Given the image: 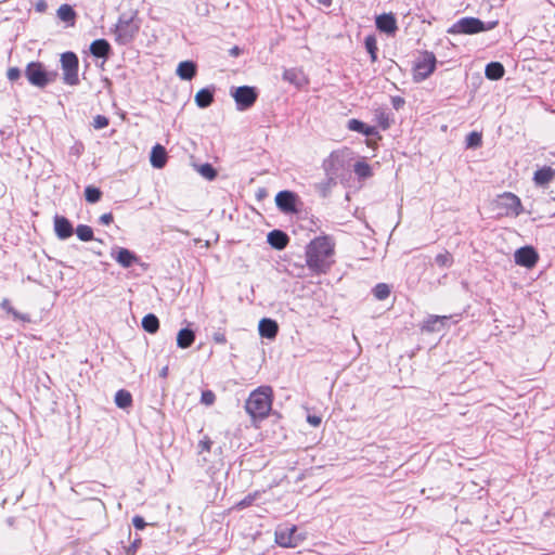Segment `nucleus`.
I'll list each match as a JSON object with an SVG mask.
<instances>
[{"instance_id":"obj_4","label":"nucleus","mask_w":555,"mask_h":555,"mask_svg":"<svg viewBox=\"0 0 555 555\" xmlns=\"http://www.w3.org/2000/svg\"><path fill=\"white\" fill-rule=\"evenodd\" d=\"M140 29V23L133 16L126 17L122 14L115 27V40L118 44L130 43Z\"/></svg>"},{"instance_id":"obj_15","label":"nucleus","mask_w":555,"mask_h":555,"mask_svg":"<svg viewBox=\"0 0 555 555\" xmlns=\"http://www.w3.org/2000/svg\"><path fill=\"white\" fill-rule=\"evenodd\" d=\"M54 231L60 240H66L73 235L74 228L67 218L56 215L54 217Z\"/></svg>"},{"instance_id":"obj_47","label":"nucleus","mask_w":555,"mask_h":555,"mask_svg":"<svg viewBox=\"0 0 555 555\" xmlns=\"http://www.w3.org/2000/svg\"><path fill=\"white\" fill-rule=\"evenodd\" d=\"M405 101L401 96H392L391 98V104L395 109H400L404 105Z\"/></svg>"},{"instance_id":"obj_40","label":"nucleus","mask_w":555,"mask_h":555,"mask_svg":"<svg viewBox=\"0 0 555 555\" xmlns=\"http://www.w3.org/2000/svg\"><path fill=\"white\" fill-rule=\"evenodd\" d=\"M481 134L473 131L466 137V146L469 149H475L481 145Z\"/></svg>"},{"instance_id":"obj_52","label":"nucleus","mask_w":555,"mask_h":555,"mask_svg":"<svg viewBox=\"0 0 555 555\" xmlns=\"http://www.w3.org/2000/svg\"><path fill=\"white\" fill-rule=\"evenodd\" d=\"M0 307H1L4 311H7L8 313H10V314L12 313V311H13V309H14V308L11 306V302H10V300H9L8 298H4V299L1 301Z\"/></svg>"},{"instance_id":"obj_1","label":"nucleus","mask_w":555,"mask_h":555,"mask_svg":"<svg viewBox=\"0 0 555 555\" xmlns=\"http://www.w3.org/2000/svg\"><path fill=\"white\" fill-rule=\"evenodd\" d=\"M306 264L314 274L326 273L334 263L335 241L330 235L314 237L305 250Z\"/></svg>"},{"instance_id":"obj_11","label":"nucleus","mask_w":555,"mask_h":555,"mask_svg":"<svg viewBox=\"0 0 555 555\" xmlns=\"http://www.w3.org/2000/svg\"><path fill=\"white\" fill-rule=\"evenodd\" d=\"M514 260L516 264L531 269L537 264L539 255L532 246H524L515 251Z\"/></svg>"},{"instance_id":"obj_26","label":"nucleus","mask_w":555,"mask_h":555,"mask_svg":"<svg viewBox=\"0 0 555 555\" xmlns=\"http://www.w3.org/2000/svg\"><path fill=\"white\" fill-rule=\"evenodd\" d=\"M176 73L180 79L191 80L197 73V66L193 61H183L179 63Z\"/></svg>"},{"instance_id":"obj_7","label":"nucleus","mask_w":555,"mask_h":555,"mask_svg":"<svg viewBox=\"0 0 555 555\" xmlns=\"http://www.w3.org/2000/svg\"><path fill=\"white\" fill-rule=\"evenodd\" d=\"M436 56L433 52L424 51L417 59L414 66V80L423 81L427 79L436 68Z\"/></svg>"},{"instance_id":"obj_44","label":"nucleus","mask_w":555,"mask_h":555,"mask_svg":"<svg viewBox=\"0 0 555 555\" xmlns=\"http://www.w3.org/2000/svg\"><path fill=\"white\" fill-rule=\"evenodd\" d=\"M22 72L17 67H10L7 72V77L10 81H16L21 78Z\"/></svg>"},{"instance_id":"obj_39","label":"nucleus","mask_w":555,"mask_h":555,"mask_svg":"<svg viewBox=\"0 0 555 555\" xmlns=\"http://www.w3.org/2000/svg\"><path fill=\"white\" fill-rule=\"evenodd\" d=\"M261 495L260 491L248 493L244 499L236 503L238 509L246 508L254 504V502Z\"/></svg>"},{"instance_id":"obj_2","label":"nucleus","mask_w":555,"mask_h":555,"mask_svg":"<svg viewBox=\"0 0 555 555\" xmlns=\"http://www.w3.org/2000/svg\"><path fill=\"white\" fill-rule=\"evenodd\" d=\"M273 390L270 386H260L250 392L245 402V410L253 420H264L271 409Z\"/></svg>"},{"instance_id":"obj_42","label":"nucleus","mask_w":555,"mask_h":555,"mask_svg":"<svg viewBox=\"0 0 555 555\" xmlns=\"http://www.w3.org/2000/svg\"><path fill=\"white\" fill-rule=\"evenodd\" d=\"M376 118H377V121L379 124V126L386 130L390 127V121H389V116L387 113L385 112H379L377 115H376Z\"/></svg>"},{"instance_id":"obj_13","label":"nucleus","mask_w":555,"mask_h":555,"mask_svg":"<svg viewBox=\"0 0 555 555\" xmlns=\"http://www.w3.org/2000/svg\"><path fill=\"white\" fill-rule=\"evenodd\" d=\"M376 28L389 36H393L398 30L397 20L392 13H383L376 16Z\"/></svg>"},{"instance_id":"obj_31","label":"nucleus","mask_w":555,"mask_h":555,"mask_svg":"<svg viewBox=\"0 0 555 555\" xmlns=\"http://www.w3.org/2000/svg\"><path fill=\"white\" fill-rule=\"evenodd\" d=\"M115 404L120 409H128L132 405V395L126 390L120 389L115 395Z\"/></svg>"},{"instance_id":"obj_54","label":"nucleus","mask_w":555,"mask_h":555,"mask_svg":"<svg viewBox=\"0 0 555 555\" xmlns=\"http://www.w3.org/2000/svg\"><path fill=\"white\" fill-rule=\"evenodd\" d=\"M198 447L201 448L202 451H204V450L209 451L210 447H211V441L210 440L201 441Z\"/></svg>"},{"instance_id":"obj_14","label":"nucleus","mask_w":555,"mask_h":555,"mask_svg":"<svg viewBox=\"0 0 555 555\" xmlns=\"http://www.w3.org/2000/svg\"><path fill=\"white\" fill-rule=\"evenodd\" d=\"M112 257L124 268H130L139 262V257L133 251L124 247L113 249Z\"/></svg>"},{"instance_id":"obj_43","label":"nucleus","mask_w":555,"mask_h":555,"mask_svg":"<svg viewBox=\"0 0 555 555\" xmlns=\"http://www.w3.org/2000/svg\"><path fill=\"white\" fill-rule=\"evenodd\" d=\"M108 126V118L103 115H96L93 120V127L95 129H103Z\"/></svg>"},{"instance_id":"obj_29","label":"nucleus","mask_w":555,"mask_h":555,"mask_svg":"<svg viewBox=\"0 0 555 555\" xmlns=\"http://www.w3.org/2000/svg\"><path fill=\"white\" fill-rule=\"evenodd\" d=\"M57 17L70 25H74L76 18V12L72 5L64 3L57 9Z\"/></svg>"},{"instance_id":"obj_10","label":"nucleus","mask_w":555,"mask_h":555,"mask_svg":"<svg viewBox=\"0 0 555 555\" xmlns=\"http://www.w3.org/2000/svg\"><path fill=\"white\" fill-rule=\"evenodd\" d=\"M276 207L283 214H297L299 211L298 205L301 204L298 195L292 191H280L275 195Z\"/></svg>"},{"instance_id":"obj_28","label":"nucleus","mask_w":555,"mask_h":555,"mask_svg":"<svg viewBox=\"0 0 555 555\" xmlns=\"http://www.w3.org/2000/svg\"><path fill=\"white\" fill-rule=\"evenodd\" d=\"M505 74L504 66L500 62H491L487 64L485 75L490 80H499Z\"/></svg>"},{"instance_id":"obj_20","label":"nucleus","mask_w":555,"mask_h":555,"mask_svg":"<svg viewBox=\"0 0 555 555\" xmlns=\"http://www.w3.org/2000/svg\"><path fill=\"white\" fill-rule=\"evenodd\" d=\"M258 330L261 337L273 339L278 335L279 325L276 321L269 318H263L259 322Z\"/></svg>"},{"instance_id":"obj_56","label":"nucleus","mask_w":555,"mask_h":555,"mask_svg":"<svg viewBox=\"0 0 555 555\" xmlns=\"http://www.w3.org/2000/svg\"><path fill=\"white\" fill-rule=\"evenodd\" d=\"M240 53H241V49H240L238 47H233V48L230 50V54H231L232 56H237V55H240Z\"/></svg>"},{"instance_id":"obj_8","label":"nucleus","mask_w":555,"mask_h":555,"mask_svg":"<svg viewBox=\"0 0 555 555\" xmlns=\"http://www.w3.org/2000/svg\"><path fill=\"white\" fill-rule=\"evenodd\" d=\"M496 206L503 210L505 216L518 217L524 211L520 198L511 192L500 194L496 198Z\"/></svg>"},{"instance_id":"obj_6","label":"nucleus","mask_w":555,"mask_h":555,"mask_svg":"<svg viewBox=\"0 0 555 555\" xmlns=\"http://www.w3.org/2000/svg\"><path fill=\"white\" fill-rule=\"evenodd\" d=\"M61 66L63 70V81L68 86H76L79 83L78 68L79 61L78 56L72 52H65L61 55Z\"/></svg>"},{"instance_id":"obj_55","label":"nucleus","mask_w":555,"mask_h":555,"mask_svg":"<svg viewBox=\"0 0 555 555\" xmlns=\"http://www.w3.org/2000/svg\"><path fill=\"white\" fill-rule=\"evenodd\" d=\"M168 373H169V367L166 365L164 366L160 372H159V376L162 378H166L168 376Z\"/></svg>"},{"instance_id":"obj_17","label":"nucleus","mask_w":555,"mask_h":555,"mask_svg":"<svg viewBox=\"0 0 555 555\" xmlns=\"http://www.w3.org/2000/svg\"><path fill=\"white\" fill-rule=\"evenodd\" d=\"M449 319L447 315H429L424 320L422 330L428 333L441 332Z\"/></svg>"},{"instance_id":"obj_22","label":"nucleus","mask_w":555,"mask_h":555,"mask_svg":"<svg viewBox=\"0 0 555 555\" xmlns=\"http://www.w3.org/2000/svg\"><path fill=\"white\" fill-rule=\"evenodd\" d=\"M347 128L351 131L362 133L365 137H375L378 134L376 127L369 126V125L364 124L363 121L356 119V118L348 120Z\"/></svg>"},{"instance_id":"obj_57","label":"nucleus","mask_w":555,"mask_h":555,"mask_svg":"<svg viewBox=\"0 0 555 555\" xmlns=\"http://www.w3.org/2000/svg\"><path fill=\"white\" fill-rule=\"evenodd\" d=\"M321 4H324L326 7H330L332 4V0H319Z\"/></svg>"},{"instance_id":"obj_16","label":"nucleus","mask_w":555,"mask_h":555,"mask_svg":"<svg viewBox=\"0 0 555 555\" xmlns=\"http://www.w3.org/2000/svg\"><path fill=\"white\" fill-rule=\"evenodd\" d=\"M267 242L271 247L283 250L289 243V236L282 230H272L268 233Z\"/></svg>"},{"instance_id":"obj_32","label":"nucleus","mask_w":555,"mask_h":555,"mask_svg":"<svg viewBox=\"0 0 555 555\" xmlns=\"http://www.w3.org/2000/svg\"><path fill=\"white\" fill-rule=\"evenodd\" d=\"M364 46L367 53L370 54L371 61L376 62L378 51L376 37L374 35L366 36L364 39Z\"/></svg>"},{"instance_id":"obj_46","label":"nucleus","mask_w":555,"mask_h":555,"mask_svg":"<svg viewBox=\"0 0 555 555\" xmlns=\"http://www.w3.org/2000/svg\"><path fill=\"white\" fill-rule=\"evenodd\" d=\"M132 525L138 530H143L146 527V522H145L144 518L139 515H135L132 518Z\"/></svg>"},{"instance_id":"obj_21","label":"nucleus","mask_w":555,"mask_h":555,"mask_svg":"<svg viewBox=\"0 0 555 555\" xmlns=\"http://www.w3.org/2000/svg\"><path fill=\"white\" fill-rule=\"evenodd\" d=\"M195 103L199 108H207L215 100V87H206L197 91L195 94Z\"/></svg>"},{"instance_id":"obj_53","label":"nucleus","mask_w":555,"mask_h":555,"mask_svg":"<svg viewBox=\"0 0 555 555\" xmlns=\"http://www.w3.org/2000/svg\"><path fill=\"white\" fill-rule=\"evenodd\" d=\"M307 421L309 424H311L314 427H317L321 424V417H319L317 415H308Z\"/></svg>"},{"instance_id":"obj_3","label":"nucleus","mask_w":555,"mask_h":555,"mask_svg":"<svg viewBox=\"0 0 555 555\" xmlns=\"http://www.w3.org/2000/svg\"><path fill=\"white\" fill-rule=\"evenodd\" d=\"M498 21L482 22L477 17H462L456 21L449 29L448 34L451 35H475L482 31L491 30L498 26Z\"/></svg>"},{"instance_id":"obj_36","label":"nucleus","mask_w":555,"mask_h":555,"mask_svg":"<svg viewBox=\"0 0 555 555\" xmlns=\"http://www.w3.org/2000/svg\"><path fill=\"white\" fill-rule=\"evenodd\" d=\"M373 295L378 300H385L390 295V287L386 283H378L373 288Z\"/></svg>"},{"instance_id":"obj_34","label":"nucleus","mask_w":555,"mask_h":555,"mask_svg":"<svg viewBox=\"0 0 555 555\" xmlns=\"http://www.w3.org/2000/svg\"><path fill=\"white\" fill-rule=\"evenodd\" d=\"M86 201L90 204L98 203L102 197V191L93 185H88L85 189Z\"/></svg>"},{"instance_id":"obj_51","label":"nucleus","mask_w":555,"mask_h":555,"mask_svg":"<svg viewBox=\"0 0 555 555\" xmlns=\"http://www.w3.org/2000/svg\"><path fill=\"white\" fill-rule=\"evenodd\" d=\"M35 9L37 12L43 13L48 9V3L46 0H38L35 4Z\"/></svg>"},{"instance_id":"obj_48","label":"nucleus","mask_w":555,"mask_h":555,"mask_svg":"<svg viewBox=\"0 0 555 555\" xmlns=\"http://www.w3.org/2000/svg\"><path fill=\"white\" fill-rule=\"evenodd\" d=\"M212 339L216 344L224 345L227 343L225 335L221 332H216L212 335Z\"/></svg>"},{"instance_id":"obj_5","label":"nucleus","mask_w":555,"mask_h":555,"mask_svg":"<svg viewBox=\"0 0 555 555\" xmlns=\"http://www.w3.org/2000/svg\"><path fill=\"white\" fill-rule=\"evenodd\" d=\"M25 76L30 85L42 89L54 81L56 73H49L40 62H30L26 66Z\"/></svg>"},{"instance_id":"obj_19","label":"nucleus","mask_w":555,"mask_h":555,"mask_svg":"<svg viewBox=\"0 0 555 555\" xmlns=\"http://www.w3.org/2000/svg\"><path fill=\"white\" fill-rule=\"evenodd\" d=\"M283 80L294 85L300 89L308 83V80L302 70L298 68H288L283 73Z\"/></svg>"},{"instance_id":"obj_45","label":"nucleus","mask_w":555,"mask_h":555,"mask_svg":"<svg viewBox=\"0 0 555 555\" xmlns=\"http://www.w3.org/2000/svg\"><path fill=\"white\" fill-rule=\"evenodd\" d=\"M141 545V539L140 537H137L132 542L131 544L127 547L126 550V554L127 555H135L138 548L140 547Z\"/></svg>"},{"instance_id":"obj_12","label":"nucleus","mask_w":555,"mask_h":555,"mask_svg":"<svg viewBox=\"0 0 555 555\" xmlns=\"http://www.w3.org/2000/svg\"><path fill=\"white\" fill-rule=\"evenodd\" d=\"M296 532V526L279 527L275 530V542L282 547H294L297 545Z\"/></svg>"},{"instance_id":"obj_50","label":"nucleus","mask_w":555,"mask_h":555,"mask_svg":"<svg viewBox=\"0 0 555 555\" xmlns=\"http://www.w3.org/2000/svg\"><path fill=\"white\" fill-rule=\"evenodd\" d=\"M14 318V320H21V321H24V322H29L30 319L27 314H23L21 312H18L17 310L13 309L12 313H11Z\"/></svg>"},{"instance_id":"obj_27","label":"nucleus","mask_w":555,"mask_h":555,"mask_svg":"<svg viewBox=\"0 0 555 555\" xmlns=\"http://www.w3.org/2000/svg\"><path fill=\"white\" fill-rule=\"evenodd\" d=\"M195 341V332L190 327L181 328L177 335V346L186 349Z\"/></svg>"},{"instance_id":"obj_35","label":"nucleus","mask_w":555,"mask_h":555,"mask_svg":"<svg viewBox=\"0 0 555 555\" xmlns=\"http://www.w3.org/2000/svg\"><path fill=\"white\" fill-rule=\"evenodd\" d=\"M75 232L78 238L82 242H89L94 238L92 228L87 224H79Z\"/></svg>"},{"instance_id":"obj_30","label":"nucleus","mask_w":555,"mask_h":555,"mask_svg":"<svg viewBox=\"0 0 555 555\" xmlns=\"http://www.w3.org/2000/svg\"><path fill=\"white\" fill-rule=\"evenodd\" d=\"M142 327L150 334H155L159 328V320L154 313H149L142 319Z\"/></svg>"},{"instance_id":"obj_23","label":"nucleus","mask_w":555,"mask_h":555,"mask_svg":"<svg viewBox=\"0 0 555 555\" xmlns=\"http://www.w3.org/2000/svg\"><path fill=\"white\" fill-rule=\"evenodd\" d=\"M323 167L326 171L328 183H335L337 171L340 167V158L336 153H332L330 157L324 160Z\"/></svg>"},{"instance_id":"obj_18","label":"nucleus","mask_w":555,"mask_h":555,"mask_svg":"<svg viewBox=\"0 0 555 555\" xmlns=\"http://www.w3.org/2000/svg\"><path fill=\"white\" fill-rule=\"evenodd\" d=\"M555 179V169L544 166L538 169L533 175V182L537 186L545 188Z\"/></svg>"},{"instance_id":"obj_33","label":"nucleus","mask_w":555,"mask_h":555,"mask_svg":"<svg viewBox=\"0 0 555 555\" xmlns=\"http://www.w3.org/2000/svg\"><path fill=\"white\" fill-rule=\"evenodd\" d=\"M353 171L359 179H367L373 175L371 166L365 162H357Z\"/></svg>"},{"instance_id":"obj_41","label":"nucleus","mask_w":555,"mask_h":555,"mask_svg":"<svg viewBox=\"0 0 555 555\" xmlns=\"http://www.w3.org/2000/svg\"><path fill=\"white\" fill-rule=\"evenodd\" d=\"M216 401V395L214 391L207 389L202 391L201 403L205 405H212Z\"/></svg>"},{"instance_id":"obj_49","label":"nucleus","mask_w":555,"mask_h":555,"mask_svg":"<svg viewBox=\"0 0 555 555\" xmlns=\"http://www.w3.org/2000/svg\"><path fill=\"white\" fill-rule=\"evenodd\" d=\"M101 224L108 225L113 222V215L112 212L103 214L99 219Z\"/></svg>"},{"instance_id":"obj_38","label":"nucleus","mask_w":555,"mask_h":555,"mask_svg":"<svg viewBox=\"0 0 555 555\" xmlns=\"http://www.w3.org/2000/svg\"><path fill=\"white\" fill-rule=\"evenodd\" d=\"M197 171L209 181L215 180L218 175L217 170L209 163L201 165Z\"/></svg>"},{"instance_id":"obj_9","label":"nucleus","mask_w":555,"mask_h":555,"mask_svg":"<svg viewBox=\"0 0 555 555\" xmlns=\"http://www.w3.org/2000/svg\"><path fill=\"white\" fill-rule=\"evenodd\" d=\"M231 94L235 100L236 108L238 111H246L250 108L258 98L257 89L250 86L237 87L231 92Z\"/></svg>"},{"instance_id":"obj_24","label":"nucleus","mask_w":555,"mask_h":555,"mask_svg":"<svg viewBox=\"0 0 555 555\" xmlns=\"http://www.w3.org/2000/svg\"><path fill=\"white\" fill-rule=\"evenodd\" d=\"M150 160L154 168H157V169L163 168L167 163L166 149L160 144H156L155 146H153L152 151H151Z\"/></svg>"},{"instance_id":"obj_37","label":"nucleus","mask_w":555,"mask_h":555,"mask_svg":"<svg viewBox=\"0 0 555 555\" xmlns=\"http://www.w3.org/2000/svg\"><path fill=\"white\" fill-rule=\"evenodd\" d=\"M435 262L441 268H450L453 264V257L448 250H444L435 257Z\"/></svg>"},{"instance_id":"obj_25","label":"nucleus","mask_w":555,"mask_h":555,"mask_svg":"<svg viewBox=\"0 0 555 555\" xmlns=\"http://www.w3.org/2000/svg\"><path fill=\"white\" fill-rule=\"evenodd\" d=\"M111 44L105 39H96L90 44V52L93 56L107 59L111 53Z\"/></svg>"}]
</instances>
